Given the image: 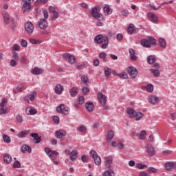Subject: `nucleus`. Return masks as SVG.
I'll return each mask as SVG.
<instances>
[{
	"instance_id": "1",
	"label": "nucleus",
	"mask_w": 176,
	"mask_h": 176,
	"mask_svg": "<svg viewBox=\"0 0 176 176\" xmlns=\"http://www.w3.org/2000/svg\"><path fill=\"white\" fill-rule=\"evenodd\" d=\"M94 42L98 45H101L102 49H107L109 45V39L108 38V36L104 37L102 34L97 35L94 38Z\"/></svg>"
},
{
	"instance_id": "2",
	"label": "nucleus",
	"mask_w": 176,
	"mask_h": 176,
	"mask_svg": "<svg viewBox=\"0 0 176 176\" xmlns=\"http://www.w3.org/2000/svg\"><path fill=\"white\" fill-rule=\"evenodd\" d=\"M100 10H101V8H100V6H98L91 8V16L94 19H96V20H104V15L100 13Z\"/></svg>"
},
{
	"instance_id": "3",
	"label": "nucleus",
	"mask_w": 176,
	"mask_h": 176,
	"mask_svg": "<svg viewBox=\"0 0 176 176\" xmlns=\"http://www.w3.org/2000/svg\"><path fill=\"white\" fill-rule=\"evenodd\" d=\"M126 113L129 115L131 118H133L137 121L141 120V119H142V116H144V113L141 112H135L134 109L130 108L126 109Z\"/></svg>"
},
{
	"instance_id": "4",
	"label": "nucleus",
	"mask_w": 176,
	"mask_h": 176,
	"mask_svg": "<svg viewBox=\"0 0 176 176\" xmlns=\"http://www.w3.org/2000/svg\"><path fill=\"white\" fill-rule=\"evenodd\" d=\"M44 151L46 155L49 156V157L51 159V160H52V162H54L55 164H58V162L54 161V159H56L57 156H58V152L56 151H52V148L49 147L45 148Z\"/></svg>"
},
{
	"instance_id": "5",
	"label": "nucleus",
	"mask_w": 176,
	"mask_h": 176,
	"mask_svg": "<svg viewBox=\"0 0 176 176\" xmlns=\"http://www.w3.org/2000/svg\"><path fill=\"white\" fill-rule=\"evenodd\" d=\"M140 43L142 46H143L144 47H151L152 45H155V43H156V40L152 37H150L148 40V39L142 40Z\"/></svg>"
},
{
	"instance_id": "6",
	"label": "nucleus",
	"mask_w": 176,
	"mask_h": 176,
	"mask_svg": "<svg viewBox=\"0 0 176 176\" xmlns=\"http://www.w3.org/2000/svg\"><path fill=\"white\" fill-rule=\"evenodd\" d=\"M89 155L94 159L95 164L96 166H100L101 164V157H100L98 154H97V152H96V151H91Z\"/></svg>"
},
{
	"instance_id": "7",
	"label": "nucleus",
	"mask_w": 176,
	"mask_h": 176,
	"mask_svg": "<svg viewBox=\"0 0 176 176\" xmlns=\"http://www.w3.org/2000/svg\"><path fill=\"white\" fill-rule=\"evenodd\" d=\"M6 104H8V100H6L5 98L3 99L1 103H0V115H5L8 113Z\"/></svg>"
},
{
	"instance_id": "8",
	"label": "nucleus",
	"mask_w": 176,
	"mask_h": 176,
	"mask_svg": "<svg viewBox=\"0 0 176 176\" xmlns=\"http://www.w3.org/2000/svg\"><path fill=\"white\" fill-rule=\"evenodd\" d=\"M104 167L105 169L109 170L111 167V164H112V162H113V158L111 156L104 157Z\"/></svg>"
},
{
	"instance_id": "9",
	"label": "nucleus",
	"mask_w": 176,
	"mask_h": 176,
	"mask_svg": "<svg viewBox=\"0 0 176 176\" xmlns=\"http://www.w3.org/2000/svg\"><path fill=\"white\" fill-rule=\"evenodd\" d=\"M25 30L28 35H32V33L34 32V24L31 22H27L25 24Z\"/></svg>"
},
{
	"instance_id": "10",
	"label": "nucleus",
	"mask_w": 176,
	"mask_h": 176,
	"mask_svg": "<svg viewBox=\"0 0 176 176\" xmlns=\"http://www.w3.org/2000/svg\"><path fill=\"white\" fill-rule=\"evenodd\" d=\"M56 111L58 113L68 115V107H65V105L63 104L56 108Z\"/></svg>"
},
{
	"instance_id": "11",
	"label": "nucleus",
	"mask_w": 176,
	"mask_h": 176,
	"mask_svg": "<svg viewBox=\"0 0 176 176\" xmlns=\"http://www.w3.org/2000/svg\"><path fill=\"white\" fill-rule=\"evenodd\" d=\"M127 72L132 78H135L138 75V70L134 67H128Z\"/></svg>"
},
{
	"instance_id": "12",
	"label": "nucleus",
	"mask_w": 176,
	"mask_h": 176,
	"mask_svg": "<svg viewBox=\"0 0 176 176\" xmlns=\"http://www.w3.org/2000/svg\"><path fill=\"white\" fill-rule=\"evenodd\" d=\"M37 93L35 91H33L31 94H29L26 96H25L24 100L25 101H27L28 104H30V101H34L35 100V97H36Z\"/></svg>"
},
{
	"instance_id": "13",
	"label": "nucleus",
	"mask_w": 176,
	"mask_h": 176,
	"mask_svg": "<svg viewBox=\"0 0 176 176\" xmlns=\"http://www.w3.org/2000/svg\"><path fill=\"white\" fill-rule=\"evenodd\" d=\"M31 1L32 0H23V4L22 7V10L27 12L31 9Z\"/></svg>"
},
{
	"instance_id": "14",
	"label": "nucleus",
	"mask_w": 176,
	"mask_h": 176,
	"mask_svg": "<svg viewBox=\"0 0 176 176\" xmlns=\"http://www.w3.org/2000/svg\"><path fill=\"white\" fill-rule=\"evenodd\" d=\"M98 98L102 105H105V104H107V96L102 94V93H98Z\"/></svg>"
},
{
	"instance_id": "15",
	"label": "nucleus",
	"mask_w": 176,
	"mask_h": 176,
	"mask_svg": "<svg viewBox=\"0 0 176 176\" xmlns=\"http://www.w3.org/2000/svg\"><path fill=\"white\" fill-rule=\"evenodd\" d=\"M63 57L64 58L69 60V64H74L76 60L75 56L66 53L63 54Z\"/></svg>"
},
{
	"instance_id": "16",
	"label": "nucleus",
	"mask_w": 176,
	"mask_h": 176,
	"mask_svg": "<svg viewBox=\"0 0 176 176\" xmlns=\"http://www.w3.org/2000/svg\"><path fill=\"white\" fill-rule=\"evenodd\" d=\"M38 27L41 30H46L47 28V21L45 19H41L38 22Z\"/></svg>"
},
{
	"instance_id": "17",
	"label": "nucleus",
	"mask_w": 176,
	"mask_h": 176,
	"mask_svg": "<svg viewBox=\"0 0 176 176\" xmlns=\"http://www.w3.org/2000/svg\"><path fill=\"white\" fill-rule=\"evenodd\" d=\"M54 91L56 94H63V92L64 91V86L61 84H57L55 87Z\"/></svg>"
},
{
	"instance_id": "18",
	"label": "nucleus",
	"mask_w": 176,
	"mask_h": 176,
	"mask_svg": "<svg viewBox=\"0 0 176 176\" xmlns=\"http://www.w3.org/2000/svg\"><path fill=\"white\" fill-rule=\"evenodd\" d=\"M159 102V98L156 96L151 95L148 97V102L153 105L156 104Z\"/></svg>"
},
{
	"instance_id": "19",
	"label": "nucleus",
	"mask_w": 176,
	"mask_h": 176,
	"mask_svg": "<svg viewBox=\"0 0 176 176\" xmlns=\"http://www.w3.org/2000/svg\"><path fill=\"white\" fill-rule=\"evenodd\" d=\"M26 113L28 115H36V113H38V111L36 109H34V107H29L26 109Z\"/></svg>"
},
{
	"instance_id": "20",
	"label": "nucleus",
	"mask_w": 176,
	"mask_h": 176,
	"mask_svg": "<svg viewBox=\"0 0 176 176\" xmlns=\"http://www.w3.org/2000/svg\"><path fill=\"white\" fill-rule=\"evenodd\" d=\"M85 107L87 111H88V112H93L94 109V104H93V102H86Z\"/></svg>"
},
{
	"instance_id": "21",
	"label": "nucleus",
	"mask_w": 176,
	"mask_h": 176,
	"mask_svg": "<svg viewBox=\"0 0 176 176\" xmlns=\"http://www.w3.org/2000/svg\"><path fill=\"white\" fill-rule=\"evenodd\" d=\"M3 159L5 164H10V163H12V155L10 154H4Z\"/></svg>"
},
{
	"instance_id": "22",
	"label": "nucleus",
	"mask_w": 176,
	"mask_h": 176,
	"mask_svg": "<svg viewBox=\"0 0 176 176\" xmlns=\"http://www.w3.org/2000/svg\"><path fill=\"white\" fill-rule=\"evenodd\" d=\"M65 135H67V133L65 132L64 130L56 131L55 133L56 138H63V137H65Z\"/></svg>"
},
{
	"instance_id": "23",
	"label": "nucleus",
	"mask_w": 176,
	"mask_h": 176,
	"mask_svg": "<svg viewBox=\"0 0 176 176\" xmlns=\"http://www.w3.org/2000/svg\"><path fill=\"white\" fill-rule=\"evenodd\" d=\"M43 72V69L36 67L34 69H31V73L33 74V75H41Z\"/></svg>"
},
{
	"instance_id": "24",
	"label": "nucleus",
	"mask_w": 176,
	"mask_h": 176,
	"mask_svg": "<svg viewBox=\"0 0 176 176\" xmlns=\"http://www.w3.org/2000/svg\"><path fill=\"white\" fill-rule=\"evenodd\" d=\"M148 17L150 21H152V23H157V16H156V14H155L154 13H148Z\"/></svg>"
},
{
	"instance_id": "25",
	"label": "nucleus",
	"mask_w": 176,
	"mask_h": 176,
	"mask_svg": "<svg viewBox=\"0 0 176 176\" xmlns=\"http://www.w3.org/2000/svg\"><path fill=\"white\" fill-rule=\"evenodd\" d=\"M174 166H175V162H166L165 164V169L167 171H171V170H174Z\"/></svg>"
},
{
	"instance_id": "26",
	"label": "nucleus",
	"mask_w": 176,
	"mask_h": 176,
	"mask_svg": "<svg viewBox=\"0 0 176 176\" xmlns=\"http://www.w3.org/2000/svg\"><path fill=\"white\" fill-rule=\"evenodd\" d=\"M146 151L149 156H153L155 155V148L151 144L146 146Z\"/></svg>"
},
{
	"instance_id": "27",
	"label": "nucleus",
	"mask_w": 176,
	"mask_h": 176,
	"mask_svg": "<svg viewBox=\"0 0 176 176\" xmlns=\"http://www.w3.org/2000/svg\"><path fill=\"white\" fill-rule=\"evenodd\" d=\"M31 137L34 138V144H39L41 141H42V139L39 135H38V133H32Z\"/></svg>"
},
{
	"instance_id": "28",
	"label": "nucleus",
	"mask_w": 176,
	"mask_h": 176,
	"mask_svg": "<svg viewBox=\"0 0 176 176\" xmlns=\"http://www.w3.org/2000/svg\"><path fill=\"white\" fill-rule=\"evenodd\" d=\"M3 17L6 24H9V23H10V16L8 12H3Z\"/></svg>"
},
{
	"instance_id": "29",
	"label": "nucleus",
	"mask_w": 176,
	"mask_h": 176,
	"mask_svg": "<svg viewBox=\"0 0 176 176\" xmlns=\"http://www.w3.org/2000/svg\"><path fill=\"white\" fill-rule=\"evenodd\" d=\"M111 145L114 147L118 146V149H123L124 148V144L120 142H112Z\"/></svg>"
},
{
	"instance_id": "30",
	"label": "nucleus",
	"mask_w": 176,
	"mask_h": 176,
	"mask_svg": "<svg viewBox=\"0 0 176 176\" xmlns=\"http://www.w3.org/2000/svg\"><path fill=\"white\" fill-rule=\"evenodd\" d=\"M76 159H78V151L74 150L70 153V160L74 162V160H76Z\"/></svg>"
},
{
	"instance_id": "31",
	"label": "nucleus",
	"mask_w": 176,
	"mask_h": 176,
	"mask_svg": "<svg viewBox=\"0 0 176 176\" xmlns=\"http://www.w3.org/2000/svg\"><path fill=\"white\" fill-rule=\"evenodd\" d=\"M32 148L30 146L25 144L21 148V152L23 153H25V152H28V153H31Z\"/></svg>"
},
{
	"instance_id": "32",
	"label": "nucleus",
	"mask_w": 176,
	"mask_h": 176,
	"mask_svg": "<svg viewBox=\"0 0 176 176\" xmlns=\"http://www.w3.org/2000/svg\"><path fill=\"white\" fill-rule=\"evenodd\" d=\"M142 89V90H146L148 93H152V91H153V85L152 84H149L146 87L143 86Z\"/></svg>"
},
{
	"instance_id": "33",
	"label": "nucleus",
	"mask_w": 176,
	"mask_h": 176,
	"mask_svg": "<svg viewBox=\"0 0 176 176\" xmlns=\"http://www.w3.org/2000/svg\"><path fill=\"white\" fill-rule=\"evenodd\" d=\"M103 10L105 13V14H112V10L109 8V5L106 4L103 7Z\"/></svg>"
},
{
	"instance_id": "34",
	"label": "nucleus",
	"mask_w": 176,
	"mask_h": 176,
	"mask_svg": "<svg viewBox=\"0 0 176 176\" xmlns=\"http://www.w3.org/2000/svg\"><path fill=\"white\" fill-rule=\"evenodd\" d=\"M77 131H79L80 133H82V134H86L87 131V128L85 125H80L77 129Z\"/></svg>"
},
{
	"instance_id": "35",
	"label": "nucleus",
	"mask_w": 176,
	"mask_h": 176,
	"mask_svg": "<svg viewBox=\"0 0 176 176\" xmlns=\"http://www.w3.org/2000/svg\"><path fill=\"white\" fill-rule=\"evenodd\" d=\"M146 135V131H142L140 133H138L136 134V137H138V140H144Z\"/></svg>"
},
{
	"instance_id": "36",
	"label": "nucleus",
	"mask_w": 176,
	"mask_h": 176,
	"mask_svg": "<svg viewBox=\"0 0 176 176\" xmlns=\"http://www.w3.org/2000/svg\"><path fill=\"white\" fill-rule=\"evenodd\" d=\"M113 137H115V133H113V131H109L107 136V140L108 142H111V141L113 140Z\"/></svg>"
},
{
	"instance_id": "37",
	"label": "nucleus",
	"mask_w": 176,
	"mask_h": 176,
	"mask_svg": "<svg viewBox=\"0 0 176 176\" xmlns=\"http://www.w3.org/2000/svg\"><path fill=\"white\" fill-rule=\"evenodd\" d=\"M103 176H115V172L113 170L109 169L107 170H105L103 174Z\"/></svg>"
},
{
	"instance_id": "38",
	"label": "nucleus",
	"mask_w": 176,
	"mask_h": 176,
	"mask_svg": "<svg viewBox=\"0 0 176 176\" xmlns=\"http://www.w3.org/2000/svg\"><path fill=\"white\" fill-rule=\"evenodd\" d=\"M159 43L161 47L163 49H166V47L167 46V43H166V40L163 38H159Z\"/></svg>"
},
{
	"instance_id": "39",
	"label": "nucleus",
	"mask_w": 176,
	"mask_h": 176,
	"mask_svg": "<svg viewBox=\"0 0 176 176\" xmlns=\"http://www.w3.org/2000/svg\"><path fill=\"white\" fill-rule=\"evenodd\" d=\"M30 133V131H23L18 134L19 138H24Z\"/></svg>"
},
{
	"instance_id": "40",
	"label": "nucleus",
	"mask_w": 176,
	"mask_h": 176,
	"mask_svg": "<svg viewBox=\"0 0 176 176\" xmlns=\"http://www.w3.org/2000/svg\"><path fill=\"white\" fill-rule=\"evenodd\" d=\"M150 72H151V74H153V76L155 78H157V76H159V75H160V72L157 69H151Z\"/></svg>"
},
{
	"instance_id": "41",
	"label": "nucleus",
	"mask_w": 176,
	"mask_h": 176,
	"mask_svg": "<svg viewBox=\"0 0 176 176\" xmlns=\"http://www.w3.org/2000/svg\"><path fill=\"white\" fill-rule=\"evenodd\" d=\"M29 42L32 45H39V43H42V41L35 38H30Z\"/></svg>"
},
{
	"instance_id": "42",
	"label": "nucleus",
	"mask_w": 176,
	"mask_h": 176,
	"mask_svg": "<svg viewBox=\"0 0 176 176\" xmlns=\"http://www.w3.org/2000/svg\"><path fill=\"white\" fill-rule=\"evenodd\" d=\"M116 76H119V78H121V79H127V78H129L127 73H125V72H122L121 74H117Z\"/></svg>"
},
{
	"instance_id": "43",
	"label": "nucleus",
	"mask_w": 176,
	"mask_h": 176,
	"mask_svg": "<svg viewBox=\"0 0 176 176\" xmlns=\"http://www.w3.org/2000/svg\"><path fill=\"white\" fill-rule=\"evenodd\" d=\"M3 140L4 142H6V144H10L12 141V140L10 139V137H9L8 135H3Z\"/></svg>"
},
{
	"instance_id": "44",
	"label": "nucleus",
	"mask_w": 176,
	"mask_h": 176,
	"mask_svg": "<svg viewBox=\"0 0 176 176\" xmlns=\"http://www.w3.org/2000/svg\"><path fill=\"white\" fill-rule=\"evenodd\" d=\"M156 61L154 56H150L147 58V62L148 64H153V63Z\"/></svg>"
},
{
	"instance_id": "45",
	"label": "nucleus",
	"mask_w": 176,
	"mask_h": 176,
	"mask_svg": "<svg viewBox=\"0 0 176 176\" xmlns=\"http://www.w3.org/2000/svg\"><path fill=\"white\" fill-rule=\"evenodd\" d=\"M78 94V91H76V87H73L70 89V95L72 97H75Z\"/></svg>"
},
{
	"instance_id": "46",
	"label": "nucleus",
	"mask_w": 176,
	"mask_h": 176,
	"mask_svg": "<svg viewBox=\"0 0 176 176\" xmlns=\"http://www.w3.org/2000/svg\"><path fill=\"white\" fill-rule=\"evenodd\" d=\"M10 23H11L12 30H14V28H16V26L17 25V23L16 22V19H14V18L11 19Z\"/></svg>"
},
{
	"instance_id": "47",
	"label": "nucleus",
	"mask_w": 176,
	"mask_h": 176,
	"mask_svg": "<svg viewBox=\"0 0 176 176\" xmlns=\"http://www.w3.org/2000/svg\"><path fill=\"white\" fill-rule=\"evenodd\" d=\"M104 71L105 76H109V75H111V73L112 72V70L109 67H105L104 69Z\"/></svg>"
},
{
	"instance_id": "48",
	"label": "nucleus",
	"mask_w": 176,
	"mask_h": 176,
	"mask_svg": "<svg viewBox=\"0 0 176 176\" xmlns=\"http://www.w3.org/2000/svg\"><path fill=\"white\" fill-rule=\"evenodd\" d=\"M127 32L129 34H133L134 32V25L133 24H130L129 28H127Z\"/></svg>"
},
{
	"instance_id": "49",
	"label": "nucleus",
	"mask_w": 176,
	"mask_h": 176,
	"mask_svg": "<svg viewBox=\"0 0 176 176\" xmlns=\"http://www.w3.org/2000/svg\"><path fill=\"white\" fill-rule=\"evenodd\" d=\"M81 80L85 83V85H87V82H89V77L84 75L81 77Z\"/></svg>"
},
{
	"instance_id": "50",
	"label": "nucleus",
	"mask_w": 176,
	"mask_h": 176,
	"mask_svg": "<svg viewBox=\"0 0 176 176\" xmlns=\"http://www.w3.org/2000/svg\"><path fill=\"white\" fill-rule=\"evenodd\" d=\"M13 167H14V168H20V167H21V164H20V162L15 161L13 163Z\"/></svg>"
},
{
	"instance_id": "51",
	"label": "nucleus",
	"mask_w": 176,
	"mask_h": 176,
	"mask_svg": "<svg viewBox=\"0 0 176 176\" xmlns=\"http://www.w3.org/2000/svg\"><path fill=\"white\" fill-rule=\"evenodd\" d=\"M78 102L79 105H82V104H85V97L84 96H80L78 98Z\"/></svg>"
},
{
	"instance_id": "52",
	"label": "nucleus",
	"mask_w": 176,
	"mask_h": 176,
	"mask_svg": "<svg viewBox=\"0 0 176 176\" xmlns=\"http://www.w3.org/2000/svg\"><path fill=\"white\" fill-rule=\"evenodd\" d=\"M148 166L146 164H138L137 165V168H139L140 170H144V168H146Z\"/></svg>"
},
{
	"instance_id": "53",
	"label": "nucleus",
	"mask_w": 176,
	"mask_h": 176,
	"mask_svg": "<svg viewBox=\"0 0 176 176\" xmlns=\"http://www.w3.org/2000/svg\"><path fill=\"white\" fill-rule=\"evenodd\" d=\"M10 67H14L16 65H17V60L14 59H12L10 62Z\"/></svg>"
},
{
	"instance_id": "54",
	"label": "nucleus",
	"mask_w": 176,
	"mask_h": 176,
	"mask_svg": "<svg viewBox=\"0 0 176 176\" xmlns=\"http://www.w3.org/2000/svg\"><path fill=\"white\" fill-rule=\"evenodd\" d=\"M12 58H14L13 60L19 61V54H17V52H14L12 53Z\"/></svg>"
},
{
	"instance_id": "55",
	"label": "nucleus",
	"mask_w": 176,
	"mask_h": 176,
	"mask_svg": "<svg viewBox=\"0 0 176 176\" xmlns=\"http://www.w3.org/2000/svg\"><path fill=\"white\" fill-rule=\"evenodd\" d=\"M100 58H103L104 61H107V54L105 52H102L99 54Z\"/></svg>"
},
{
	"instance_id": "56",
	"label": "nucleus",
	"mask_w": 176,
	"mask_h": 176,
	"mask_svg": "<svg viewBox=\"0 0 176 176\" xmlns=\"http://www.w3.org/2000/svg\"><path fill=\"white\" fill-rule=\"evenodd\" d=\"M12 50L19 52V50H20V46L18 44H14L12 47Z\"/></svg>"
},
{
	"instance_id": "57",
	"label": "nucleus",
	"mask_w": 176,
	"mask_h": 176,
	"mask_svg": "<svg viewBox=\"0 0 176 176\" xmlns=\"http://www.w3.org/2000/svg\"><path fill=\"white\" fill-rule=\"evenodd\" d=\"M148 173H153V174H156L157 173V169L153 167H150L148 169Z\"/></svg>"
},
{
	"instance_id": "58",
	"label": "nucleus",
	"mask_w": 176,
	"mask_h": 176,
	"mask_svg": "<svg viewBox=\"0 0 176 176\" xmlns=\"http://www.w3.org/2000/svg\"><path fill=\"white\" fill-rule=\"evenodd\" d=\"M16 122H18L19 123H22L23 122V116L21 115H18L16 117Z\"/></svg>"
},
{
	"instance_id": "59",
	"label": "nucleus",
	"mask_w": 176,
	"mask_h": 176,
	"mask_svg": "<svg viewBox=\"0 0 176 176\" xmlns=\"http://www.w3.org/2000/svg\"><path fill=\"white\" fill-rule=\"evenodd\" d=\"M89 91H90V89H89V87H84L82 88L83 94L86 95V94H87V93H89Z\"/></svg>"
},
{
	"instance_id": "60",
	"label": "nucleus",
	"mask_w": 176,
	"mask_h": 176,
	"mask_svg": "<svg viewBox=\"0 0 176 176\" xmlns=\"http://www.w3.org/2000/svg\"><path fill=\"white\" fill-rule=\"evenodd\" d=\"M53 120L56 124H58V123H60V118H58V116H54Z\"/></svg>"
},
{
	"instance_id": "61",
	"label": "nucleus",
	"mask_w": 176,
	"mask_h": 176,
	"mask_svg": "<svg viewBox=\"0 0 176 176\" xmlns=\"http://www.w3.org/2000/svg\"><path fill=\"white\" fill-rule=\"evenodd\" d=\"M130 14V12L128 10H124L122 11V16H124L125 17H127Z\"/></svg>"
},
{
	"instance_id": "62",
	"label": "nucleus",
	"mask_w": 176,
	"mask_h": 176,
	"mask_svg": "<svg viewBox=\"0 0 176 176\" xmlns=\"http://www.w3.org/2000/svg\"><path fill=\"white\" fill-rule=\"evenodd\" d=\"M21 45L23 47H27L28 43H27V41L23 39L21 41Z\"/></svg>"
},
{
	"instance_id": "63",
	"label": "nucleus",
	"mask_w": 176,
	"mask_h": 176,
	"mask_svg": "<svg viewBox=\"0 0 176 176\" xmlns=\"http://www.w3.org/2000/svg\"><path fill=\"white\" fill-rule=\"evenodd\" d=\"M116 38H117V41H122L123 39V34H118L117 36H116Z\"/></svg>"
},
{
	"instance_id": "64",
	"label": "nucleus",
	"mask_w": 176,
	"mask_h": 176,
	"mask_svg": "<svg viewBox=\"0 0 176 176\" xmlns=\"http://www.w3.org/2000/svg\"><path fill=\"white\" fill-rule=\"evenodd\" d=\"M171 153H173V151L170 150H166L162 152V154L165 155H170Z\"/></svg>"
}]
</instances>
